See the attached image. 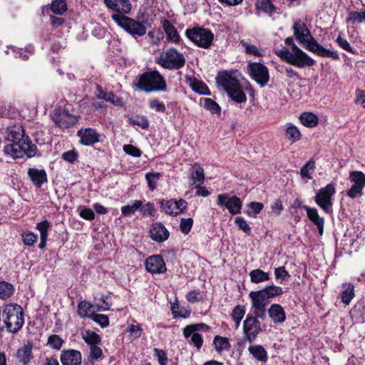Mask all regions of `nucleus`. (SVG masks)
Masks as SVG:
<instances>
[{
  "label": "nucleus",
  "mask_w": 365,
  "mask_h": 365,
  "mask_svg": "<svg viewBox=\"0 0 365 365\" xmlns=\"http://www.w3.org/2000/svg\"><path fill=\"white\" fill-rule=\"evenodd\" d=\"M216 203L219 207L226 208L233 215L240 213L242 207V202L238 197H230L227 193L219 194Z\"/></svg>",
  "instance_id": "9b49d317"
},
{
  "label": "nucleus",
  "mask_w": 365,
  "mask_h": 365,
  "mask_svg": "<svg viewBox=\"0 0 365 365\" xmlns=\"http://www.w3.org/2000/svg\"><path fill=\"white\" fill-rule=\"evenodd\" d=\"M142 205L141 200H134L132 205H128L121 207L122 215L124 217H130Z\"/></svg>",
  "instance_id": "f704fd0d"
},
{
  "label": "nucleus",
  "mask_w": 365,
  "mask_h": 365,
  "mask_svg": "<svg viewBox=\"0 0 365 365\" xmlns=\"http://www.w3.org/2000/svg\"><path fill=\"white\" fill-rule=\"evenodd\" d=\"M315 165V162L312 160H309L302 168L300 170V174L302 177H305L308 179H311L312 177L309 175V170H314Z\"/></svg>",
  "instance_id": "6e6d98bb"
},
{
  "label": "nucleus",
  "mask_w": 365,
  "mask_h": 365,
  "mask_svg": "<svg viewBox=\"0 0 365 365\" xmlns=\"http://www.w3.org/2000/svg\"><path fill=\"white\" fill-rule=\"evenodd\" d=\"M204 107L212 114L220 113L221 108L220 106L211 98L203 99Z\"/></svg>",
  "instance_id": "de8ad7c7"
},
{
  "label": "nucleus",
  "mask_w": 365,
  "mask_h": 365,
  "mask_svg": "<svg viewBox=\"0 0 365 365\" xmlns=\"http://www.w3.org/2000/svg\"><path fill=\"white\" fill-rule=\"evenodd\" d=\"M336 190L333 184H328L326 187L319 190L314 197L315 202L327 213L331 212V197Z\"/></svg>",
  "instance_id": "9d476101"
},
{
  "label": "nucleus",
  "mask_w": 365,
  "mask_h": 365,
  "mask_svg": "<svg viewBox=\"0 0 365 365\" xmlns=\"http://www.w3.org/2000/svg\"><path fill=\"white\" fill-rule=\"evenodd\" d=\"M267 312L269 318L274 324H282L286 320L285 312L278 304H272Z\"/></svg>",
  "instance_id": "4be33fe9"
},
{
  "label": "nucleus",
  "mask_w": 365,
  "mask_h": 365,
  "mask_svg": "<svg viewBox=\"0 0 365 365\" xmlns=\"http://www.w3.org/2000/svg\"><path fill=\"white\" fill-rule=\"evenodd\" d=\"M274 275L277 279L282 282L287 280L290 277V274L285 269L284 267H279L274 269Z\"/></svg>",
  "instance_id": "5fc2aeb1"
},
{
  "label": "nucleus",
  "mask_w": 365,
  "mask_h": 365,
  "mask_svg": "<svg viewBox=\"0 0 365 365\" xmlns=\"http://www.w3.org/2000/svg\"><path fill=\"white\" fill-rule=\"evenodd\" d=\"M344 290L341 292V302L348 305L354 297V285L351 283L343 284Z\"/></svg>",
  "instance_id": "2f4dec72"
},
{
  "label": "nucleus",
  "mask_w": 365,
  "mask_h": 365,
  "mask_svg": "<svg viewBox=\"0 0 365 365\" xmlns=\"http://www.w3.org/2000/svg\"><path fill=\"white\" fill-rule=\"evenodd\" d=\"M161 177V173H148L145 175L148 186L151 191H153L156 188L157 182Z\"/></svg>",
  "instance_id": "a19ab883"
},
{
  "label": "nucleus",
  "mask_w": 365,
  "mask_h": 365,
  "mask_svg": "<svg viewBox=\"0 0 365 365\" xmlns=\"http://www.w3.org/2000/svg\"><path fill=\"white\" fill-rule=\"evenodd\" d=\"M174 205L177 215L182 213L187 207V202L183 199H180L178 200H175Z\"/></svg>",
  "instance_id": "774afa93"
},
{
  "label": "nucleus",
  "mask_w": 365,
  "mask_h": 365,
  "mask_svg": "<svg viewBox=\"0 0 365 365\" xmlns=\"http://www.w3.org/2000/svg\"><path fill=\"white\" fill-rule=\"evenodd\" d=\"M106 6L115 12V14H128L131 11L130 0H104Z\"/></svg>",
  "instance_id": "f3484780"
},
{
  "label": "nucleus",
  "mask_w": 365,
  "mask_h": 365,
  "mask_svg": "<svg viewBox=\"0 0 365 365\" xmlns=\"http://www.w3.org/2000/svg\"><path fill=\"white\" fill-rule=\"evenodd\" d=\"M219 88L224 90L228 96L237 103H245L247 97L239 81L227 71H220L216 76Z\"/></svg>",
  "instance_id": "7ed1b4c3"
},
{
  "label": "nucleus",
  "mask_w": 365,
  "mask_h": 365,
  "mask_svg": "<svg viewBox=\"0 0 365 365\" xmlns=\"http://www.w3.org/2000/svg\"><path fill=\"white\" fill-rule=\"evenodd\" d=\"M300 122L305 126L309 128L315 127L318 124V117L312 113L305 112L301 114L299 117Z\"/></svg>",
  "instance_id": "473e14b6"
},
{
  "label": "nucleus",
  "mask_w": 365,
  "mask_h": 365,
  "mask_svg": "<svg viewBox=\"0 0 365 365\" xmlns=\"http://www.w3.org/2000/svg\"><path fill=\"white\" fill-rule=\"evenodd\" d=\"M93 322L99 324L102 328L109 326V319L107 315L93 312Z\"/></svg>",
  "instance_id": "09e8293b"
},
{
  "label": "nucleus",
  "mask_w": 365,
  "mask_h": 365,
  "mask_svg": "<svg viewBox=\"0 0 365 365\" xmlns=\"http://www.w3.org/2000/svg\"><path fill=\"white\" fill-rule=\"evenodd\" d=\"M249 297L252 300V317H255L256 319H264L266 317V306L268 304L261 301L251 294H249Z\"/></svg>",
  "instance_id": "412c9836"
},
{
  "label": "nucleus",
  "mask_w": 365,
  "mask_h": 365,
  "mask_svg": "<svg viewBox=\"0 0 365 365\" xmlns=\"http://www.w3.org/2000/svg\"><path fill=\"white\" fill-rule=\"evenodd\" d=\"M189 85L195 92L200 95L210 96V92L208 87L202 81H200L195 78L189 79Z\"/></svg>",
  "instance_id": "cd10ccee"
},
{
  "label": "nucleus",
  "mask_w": 365,
  "mask_h": 365,
  "mask_svg": "<svg viewBox=\"0 0 365 365\" xmlns=\"http://www.w3.org/2000/svg\"><path fill=\"white\" fill-rule=\"evenodd\" d=\"M210 327L208 325H207L205 323H197V324H192L190 325H187L182 331L183 336L185 338H189L191 334L195 333H198L199 331H206L209 330Z\"/></svg>",
  "instance_id": "c756f323"
},
{
  "label": "nucleus",
  "mask_w": 365,
  "mask_h": 365,
  "mask_svg": "<svg viewBox=\"0 0 365 365\" xmlns=\"http://www.w3.org/2000/svg\"><path fill=\"white\" fill-rule=\"evenodd\" d=\"M111 19L118 26L135 38L141 37L146 34L147 29L144 24L145 21L140 22L128 16L120 14H112Z\"/></svg>",
  "instance_id": "6e6552de"
},
{
  "label": "nucleus",
  "mask_w": 365,
  "mask_h": 365,
  "mask_svg": "<svg viewBox=\"0 0 365 365\" xmlns=\"http://www.w3.org/2000/svg\"><path fill=\"white\" fill-rule=\"evenodd\" d=\"M6 139L11 143L4 147L5 155L15 159L23 158L25 155L28 158H32L37 154L36 145L31 142L29 136H25L24 130L19 124L11 125L7 128Z\"/></svg>",
  "instance_id": "f257e3e1"
},
{
  "label": "nucleus",
  "mask_w": 365,
  "mask_h": 365,
  "mask_svg": "<svg viewBox=\"0 0 365 365\" xmlns=\"http://www.w3.org/2000/svg\"><path fill=\"white\" fill-rule=\"evenodd\" d=\"M247 70L251 78L261 87H264L269 81L267 68L261 63L252 62L247 66Z\"/></svg>",
  "instance_id": "f8f14e48"
},
{
  "label": "nucleus",
  "mask_w": 365,
  "mask_h": 365,
  "mask_svg": "<svg viewBox=\"0 0 365 365\" xmlns=\"http://www.w3.org/2000/svg\"><path fill=\"white\" fill-rule=\"evenodd\" d=\"M155 61L164 68L178 70L185 66V58L182 53L174 48H170L155 58Z\"/></svg>",
  "instance_id": "0eeeda50"
},
{
  "label": "nucleus",
  "mask_w": 365,
  "mask_h": 365,
  "mask_svg": "<svg viewBox=\"0 0 365 365\" xmlns=\"http://www.w3.org/2000/svg\"><path fill=\"white\" fill-rule=\"evenodd\" d=\"M285 136L291 143H294L300 139L301 133L297 127L289 125L286 129Z\"/></svg>",
  "instance_id": "c03bdc74"
},
{
  "label": "nucleus",
  "mask_w": 365,
  "mask_h": 365,
  "mask_svg": "<svg viewBox=\"0 0 365 365\" xmlns=\"http://www.w3.org/2000/svg\"><path fill=\"white\" fill-rule=\"evenodd\" d=\"M145 268L152 274L164 273L166 271L165 263L162 256L153 255L145 260Z\"/></svg>",
  "instance_id": "dca6fc26"
},
{
  "label": "nucleus",
  "mask_w": 365,
  "mask_h": 365,
  "mask_svg": "<svg viewBox=\"0 0 365 365\" xmlns=\"http://www.w3.org/2000/svg\"><path fill=\"white\" fill-rule=\"evenodd\" d=\"M63 340L57 334H52L48 339V345L55 349H60L63 343Z\"/></svg>",
  "instance_id": "8fccbe9b"
},
{
  "label": "nucleus",
  "mask_w": 365,
  "mask_h": 365,
  "mask_svg": "<svg viewBox=\"0 0 365 365\" xmlns=\"http://www.w3.org/2000/svg\"><path fill=\"white\" fill-rule=\"evenodd\" d=\"M78 136L80 138V142L85 145H91V128H87L86 129H81L77 133Z\"/></svg>",
  "instance_id": "37998d69"
},
{
  "label": "nucleus",
  "mask_w": 365,
  "mask_h": 365,
  "mask_svg": "<svg viewBox=\"0 0 365 365\" xmlns=\"http://www.w3.org/2000/svg\"><path fill=\"white\" fill-rule=\"evenodd\" d=\"M4 323L9 332L17 333L24 324V312L19 305H8L3 311Z\"/></svg>",
  "instance_id": "423d86ee"
},
{
  "label": "nucleus",
  "mask_w": 365,
  "mask_h": 365,
  "mask_svg": "<svg viewBox=\"0 0 365 365\" xmlns=\"http://www.w3.org/2000/svg\"><path fill=\"white\" fill-rule=\"evenodd\" d=\"M153 351L154 355L157 357L160 365H167L168 357L166 353L163 350L159 349L158 348H155Z\"/></svg>",
  "instance_id": "e2e57ef3"
},
{
  "label": "nucleus",
  "mask_w": 365,
  "mask_h": 365,
  "mask_svg": "<svg viewBox=\"0 0 365 365\" xmlns=\"http://www.w3.org/2000/svg\"><path fill=\"white\" fill-rule=\"evenodd\" d=\"M130 123L134 125H138L143 129H146L149 126V122L145 117H138L134 119H131Z\"/></svg>",
  "instance_id": "69168bd1"
},
{
  "label": "nucleus",
  "mask_w": 365,
  "mask_h": 365,
  "mask_svg": "<svg viewBox=\"0 0 365 365\" xmlns=\"http://www.w3.org/2000/svg\"><path fill=\"white\" fill-rule=\"evenodd\" d=\"M243 331L246 339L252 343L261 331L259 321L252 314H248L243 322Z\"/></svg>",
  "instance_id": "4468645a"
},
{
  "label": "nucleus",
  "mask_w": 365,
  "mask_h": 365,
  "mask_svg": "<svg viewBox=\"0 0 365 365\" xmlns=\"http://www.w3.org/2000/svg\"><path fill=\"white\" fill-rule=\"evenodd\" d=\"M63 365H81V354L76 350L63 351L61 354Z\"/></svg>",
  "instance_id": "aec40b11"
},
{
  "label": "nucleus",
  "mask_w": 365,
  "mask_h": 365,
  "mask_svg": "<svg viewBox=\"0 0 365 365\" xmlns=\"http://www.w3.org/2000/svg\"><path fill=\"white\" fill-rule=\"evenodd\" d=\"M14 290V288L11 284L5 281L0 282V299H6L9 298L12 295Z\"/></svg>",
  "instance_id": "c9c22d12"
},
{
  "label": "nucleus",
  "mask_w": 365,
  "mask_h": 365,
  "mask_svg": "<svg viewBox=\"0 0 365 365\" xmlns=\"http://www.w3.org/2000/svg\"><path fill=\"white\" fill-rule=\"evenodd\" d=\"M24 243L27 246H33L37 241L38 236L33 232H29L22 235Z\"/></svg>",
  "instance_id": "4d7b16f0"
},
{
  "label": "nucleus",
  "mask_w": 365,
  "mask_h": 365,
  "mask_svg": "<svg viewBox=\"0 0 365 365\" xmlns=\"http://www.w3.org/2000/svg\"><path fill=\"white\" fill-rule=\"evenodd\" d=\"M255 5L257 9L262 10L267 14H272L276 9L271 2V0H257Z\"/></svg>",
  "instance_id": "79ce46f5"
},
{
  "label": "nucleus",
  "mask_w": 365,
  "mask_h": 365,
  "mask_svg": "<svg viewBox=\"0 0 365 365\" xmlns=\"http://www.w3.org/2000/svg\"><path fill=\"white\" fill-rule=\"evenodd\" d=\"M292 29L296 39L302 44L307 50L321 57H330L334 60L339 58V56L336 52L327 49L319 44L312 35L306 24L301 20H297L294 23Z\"/></svg>",
  "instance_id": "f03ea898"
},
{
  "label": "nucleus",
  "mask_w": 365,
  "mask_h": 365,
  "mask_svg": "<svg viewBox=\"0 0 365 365\" xmlns=\"http://www.w3.org/2000/svg\"><path fill=\"white\" fill-rule=\"evenodd\" d=\"M306 210L308 218L317 227L319 234L323 235L324 220L319 217L316 208H312L308 206H303Z\"/></svg>",
  "instance_id": "b1692460"
},
{
  "label": "nucleus",
  "mask_w": 365,
  "mask_h": 365,
  "mask_svg": "<svg viewBox=\"0 0 365 365\" xmlns=\"http://www.w3.org/2000/svg\"><path fill=\"white\" fill-rule=\"evenodd\" d=\"M111 306L109 297H95L93 302V312L108 310Z\"/></svg>",
  "instance_id": "c85d7f7f"
},
{
  "label": "nucleus",
  "mask_w": 365,
  "mask_h": 365,
  "mask_svg": "<svg viewBox=\"0 0 365 365\" xmlns=\"http://www.w3.org/2000/svg\"><path fill=\"white\" fill-rule=\"evenodd\" d=\"M149 106L151 109L155 110L157 112L164 113L166 110L164 103H160L159 101L154 99L150 101Z\"/></svg>",
  "instance_id": "338daca9"
},
{
  "label": "nucleus",
  "mask_w": 365,
  "mask_h": 365,
  "mask_svg": "<svg viewBox=\"0 0 365 365\" xmlns=\"http://www.w3.org/2000/svg\"><path fill=\"white\" fill-rule=\"evenodd\" d=\"M127 332H129L134 339L139 338L143 331V329L140 325L130 324L127 327Z\"/></svg>",
  "instance_id": "0e129e2a"
},
{
  "label": "nucleus",
  "mask_w": 365,
  "mask_h": 365,
  "mask_svg": "<svg viewBox=\"0 0 365 365\" xmlns=\"http://www.w3.org/2000/svg\"><path fill=\"white\" fill-rule=\"evenodd\" d=\"M215 349L218 352L223 350H227L230 347V344L227 338L220 336H216L214 339Z\"/></svg>",
  "instance_id": "58836bf2"
},
{
  "label": "nucleus",
  "mask_w": 365,
  "mask_h": 365,
  "mask_svg": "<svg viewBox=\"0 0 365 365\" xmlns=\"http://www.w3.org/2000/svg\"><path fill=\"white\" fill-rule=\"evenodd\" d=\"M51 226V222L45 220L37 224L36 229L40 232L41 236L48 237V230Z\"/></svg>",
  "instance_id": "bf43d9fd"
},
{
  "label": "nucleus",
  "mask_w": 365,
  "mask_h": 365,
  "mask_svg": "<svg viewBox=\"0 0 365 365\" xmlns=\"http://www.w3.org/2000/svg\"><path fill=\"white\" fill-rule=\"evenodd\" d=\"M349 178L354 185L361 186L364 189L365 187V174L361 171H351L349 173Z\"/></svg>",
  "instance_id": "e433bc0d"
},
{
  "label": "nucleus",
  "mask_w": 365,
  "mask_h": 365,
  "mask_svg": "<svg viewBox=\"0 0 365 365\" xmlns=\"http://www.w3.org/2000/svg\"><path fill=\"white\" fill-rule=\"evenodd\" d=\"M192 218H182L180 225L181 232L183 234H187L192 227Z\"/></svg>",
  "instance_id": "13d9d810"
},
{
  "label": "nucleus",
  "mask_w": 365,
  "mask_h": 365,
  "mask_svg": "<svg viewBox=\"0 0 365 365\" xmlns=\"http://www.w3.org/2000/svg\"><path fill=\"white\" fill-rule=\"evenodd\" d=\"M248 351L256 360L263 363L267 361V352L262 345H251Z\"/></svg>",
  "instance_id": "bb28decb"
},
{
  "label": "nucleus",
  "mask_w": 365,
  "mask_h": 365,
  "mask_svg": "<svg viewBox=\"0 0 365 365\" xmlns=\"http://www.w3.org/2000/svg\"><path fill=\"white\" fill-rule=\"evenodd\" d=\"M137 87L146 93L165 91L167 84L163 76L157 71H147L138 78Z\"/></svg>",
  "instance_id": "20e7f679"
},
{
  "label": "nucleus",
  "mask_w": 365,
  "mask_h": 365,
  "mask_svg": "<svg viewBox=\"0 0 365 365\" xmlns=\"http://www.w3.org/2000/svg\"><path fill=\"white\" fill-rule=\"evenodd\" d=\"M150 235L153 240L163 242L168 239L170 233L163 223L156 222L152 225Z\"/></svg>",
  "instance_id": "a211bd4d"
},
{
  "label": "nucleus",
  "mask_w": 365,
  "mask_h": 365,
  "mask_svg": "<svg viewBox=\"0 0 365 365\" xmlns=\"http://www.w3.org/2000/svg\"><path fill=\"white\" fill-rule=\"evenodd\" d=\"M235 223L237 225L238 228L242 230L245 233L250 235L251 232V227L247 222L241 217H237L235 220Z\"/></svg>",
  "instance_id": "864d4df0"
},
{
  "label": "nucleus",
  "mask_w": 365,
  "mask_h": 365,
  "mask_svg": "<svg viewBox=\"0 0 365 365\" xmlns=\"http://www.w3.org/2000/svg\"><path fill=\"white\" fill-rule=\"evenodd\" d=\"M191 178L193 180V184H202L204 182V170L199 164H194Z\"/></svg>",
  "instance_id": "72a5a7b5"
},
{
  "label": "nucleus",
  "mask_w": 365,
  "mask_h": 365,
  "mask_svg": "<svg viewBox=\"0 0 365 365\" xmlns=\"http://www.w3.org/2000/svg\"><path fill=\"white\" fill-rule=\"evenodd\" d=\"M187 38L199 47L208 48L213 41L214 34L210 29L193 27L185 31Z\"/></svg>",
  "instance_id": "1a4fd4ad"
},
{
  "label": "nucleus",
  "mask_w": 365,
  "mask_h": 365,
  "mask_svg": "<svg viewBox=\"0 0 365 365\" xmlns=\"http://www.w3.org/2000/svg\"><path fill=\"white\" fill-rule=\"evenodd\" d=\"M162 26L168 41L175 43H180L181 42V38L177 29L168 19H164L162 21Z\"/></svg>",
  "instance_id": "393cba45"
},
{
  "label": "nucleus",
  "mask_w": 365,
  "mask_h": 365,
  "mask_svg": "<svg viewBox=\"0 0 365 365\" xmlns=\"http://www.w3.org/2000/svg\"><path fill=\"white\" fill-rule=\"evenodd\" d=\"M190 337V343L192 344L197 350H200L203 344V339L202 336L199 333L193 332Z\"/></svg>",
  "instance_id": "680f3d73"
},
{
  "label": "nucleus",
  "mask_w": 365,
  "mask_h": 365,
  "mask_svg": "<svg viewBox=\"0 0 365 365\" xmlns=\"http://www.w3.org/2000/svg\"><path fill=\"white\" fill-rule=\"evenodd\" d=\"M250 280L252 283L258 284L268 281L270 278L269 273L260 269H255L250 272Z\"/></svg>",
  "instance_id": "7c9ffc66"
},
{
  "label": "nucleus",
  "mask_w": 365,
  "mask_h": 365,
  "mask_svg": "<svg viewBox=\"0 0 365 365\" xmlns=\"http://www.w3.org/2000/svg\"><path fill=\"white\" fill-rule=\"evenodd\" d=\"M160 203L163 212L170 215H177L176 210H175V200H163Z\"/></svg>",
  "instance_id": "4c0bfd02"
},
{
  "label": "nucleus",
  "mask_w": 365,
  "mask_h": 365,
  "mask_svg": "<svg viewBox=\"0 0 365 365\" xmlns=\"http://www.w3.org/2000/svg\"><path fill=\"white\" fill-rule=\"evenodd\" d=\"M123 150L126 154L133 157H140L142 154L141 150L133 145H124Z\"/></svg>",
  "instance_id": "052dcab7"
},
{
  "label": "nucleus",
  "mask_w": 365,
  "mask_h": 365,
  "mask_svg": "<svg viewBox=\"0 0 365 365\" xmlns=\"http://www.w3.org/2000/svg\"><path fill=\"white\" fill-rule=\"evenodd\" d=\"M248 207L249 210L245 212L246 214L250 217H255L262 211L264 205L262 202H252L248 204Z\"/></svg>",
  "instance_id": "a18cd8bd"
},
{
  "label": "nucleus",
  "mask_w": 365,
  "mask_h": 365,
  "mask_svg": "<svg viewBox=\"0 0 365 365\" xmlns=\"http://www.w3.org/2000/svg\"><path fill=\"white\" fill-rule=\"evenodd\" d=\"M245 314V308L243 305H237L232 310L231 317L237 321L242 320Z\"/></svg>",
  "instance_id": "603ef678"
},
{
  "label": "nucleus",
  "mask_w": 365,
  "mask_h": 365,
  "mask_svg": "<svg viewBox=\"0 0 365 365\" xmlns=\"http://www.w3.org/2000/svg\"><path fill=\"white\" fill-rule=\"evenodd\" d=\"M78 313L81 318H91V304L81 302L78 305Z\"/></svg>",
  "instance_id": "ea45409f"
},
{
  "label": "nucleus",
  "mask_w": 365,
  "mask_h": 365,
  "mask_svg": "<svg viewBox=\"0 0 365 365\" xmlns=\"http://www.w3.org/2000/svg\"><path fill=\"white\" fill-rule=\"evenodd\" d=\"M32 349L33 344L30 341H28L22 347L17 350L16 357L19 364L27 365L30 362L33 358Z\"/></svg>",
  "instance_id": "6ab92c4d"
},
{
  "label": "nucleus",
  "mask_w": 365,
  "mask_h": 365,
  "mask_svg": "<svg viewBox=\"0 0 365 365\" xmlns=\"http://www.w3.org/2000/svg\"><path fill=\"white\" fill-rule=\"evenodd\" d=\"M250 294L268 304L271 299L282 295L283 294V289L280 287L272 284L267 286L264 289L258 291H252Z\"/></svg>",
  "instance_id": "2eb2a0df"
},
{
  "label": "nucleus",
  "mask_w": 365,
  "mask_h": 365,
  "mask_svg": "<svg viewBox=\"0 0 365 365\" xmlns=\"http://www.w3.org/2000/svg\"><path fill=\"white\" fill-rule=\"evenodd\" d=\"M51 11L56 14H62L66 9L67 6L65 0H54L51 4Z\"/></svg>",
  "instance_id": "49530a36"
},
{
  "label": "nucleus",
  "mask_w": 365,
  "mask_h": 365,
  "mask_svg": "<svg viewBox=\"0 0 365 365\" xmlns=\"http://www.w3.org/2000/svg\"><path fill=\"white\" fill-rule=\"evenodd\" d=\"M277 56L297 68L312 66L315 63V61L298 46H294V51H291L284 48L277 53Z\"/></svg>",
  "instance_id": "39448f33"
},
{
  "label": "nucleus",
  "mask_w": 365,
  "mask_h": 365,
  "mask_svg": "<svg viewBox=\"0 0 365 365\" xmlns=\"http://www.w3.org/2000/svg\"><path fill=\"white\" fill-rule=\"evenodd\" d=\"M28 175L32 183L37 187H41L43 183L47 182V175L44 170L29 168Z\"/></svg>",
  "instance_id": "5701e85b"
},
{
  "label": "nucleus",
  "mask_w": 365,
  "mask_h": 365,
  "mask_svg": "<svg viewBox=\"0 0 365 365\" xmlns=\"http://www.w3.org/2000/svg\"><path fill=\"white\" fill-rule=\"evenodd\" d=\"M349 21L353 23H365V10L363 11H351L349 14Z\"/></svg>",
  "instance_id": "3c124183"
},
{
  "label": "nucleus",
  "mask_w": 365,
  "mask_h": 365,
  "mask_svg": "<svg viewBox=\"0 0 365 365\" xmlns=\"http://www.w3.org/2000/svg\"><path fill=\"white\" fill-rule=\"evenodd\" d=\"M95 95L98 99H103L107 102H110L115 106H122V101L112 92H105L102 88L96 85V91Z\"/></svg>",
  "instance_id": "a878e982"
},
{
  "label": "nucleus",
  "mask_w": 365,
  "mask_h": 365,
  "mask_svg": "<svg viewBox=\"0 0 365 365\" xmlns=\"http://www.w3.org/2000/svg\"><path fill=\"white\" fill-rule=\"evenodd\" d=\"M52 118L55 123L62 129H68L78 121L77 117L69 113L68 110L60 108L54 110Z\"/></svg>",
  "instance_id": "ddd939ff"
}]
</instances>
